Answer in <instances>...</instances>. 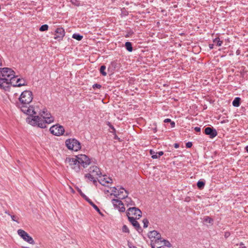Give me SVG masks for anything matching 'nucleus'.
Masks as SVG:
<instances>
[{"mask_svg": "<svg viewBox=\"0 0 248 248\" xmlns=\"http://www.w3.org/2000/svg\"><path fill=\"white\" fill-rule=\"evenodd\" d=\"M150 153L152 155V158L153 159L158 158L163 155V152L162 151L155 153L154 151L151 150H150Z\"/></svg>", "mask_w": 248, "mask_h": 248, "instance_id": "21", "label": "nucleus"}, {"mask_svg": "<svg viewBox=\"0 0 248 248\" xmlns=\"http://www.w3.org/2000/svg\"><path fill=\"white\" fill-rule=\"evenodd\" d=\"M65 35L64 30L62 28H59L56 29L54 34V39L59 41L62 40Z\"/></svg>", "mask_w": 248, "mask_h": 248, "instance_id": "13", "label": "nucleus"}, {"mask_svg": "<svg viewBox=\"0 0 248 248\" xmlns=\"http://www.w3.org/2000/svg\"><path fill=\"white\" fill-rule=\"evenodd\" d=\"M111 202L114 208L117 209L120 212H124L125 211L124 203L121 200L119 199H112Z\"/></svg>", "mask_w": 248, "mask_h": 248, "instance_id": "10", "label": "nucleus"}, {"mask_svg": "<svg viewBox=\"0 0 248 248\" xmlns=\"http://www.w3.org/2000/svg\"><path fill=\"white\" fill-rule=\"evenodd\" d=\"M125 46L126 48V49L129 51L131 52L133 50V47L132 46V44L129 42H126L125 44Z\"/></svg>", "mask_w": 248, "mask_h": 248, "instance_id": "26", "label": "nucleus"}, {"mask_svg": "<svg viewBox=\"0 0 248 248\" xmlns=\"http://www.w3.org/2000/svg\"><path fill=\"white\" fill-rule=\"evenodd\" d=\"M148 237L151 239V244L152 243L155 245L157 244L161 239V234L156 231H150L148 233Z\"/></svg>", "mask_w": 248, "mask_h": 248, "instance_id": "8", "label": "nucleus"}, {"mask_svg": "<svg viewBox=\"0 0 248 248\" xmlns=\"http://www.w3.org/2000/svg\"><path fill=\"white\" fill-rule=\"evenodd\" d=\"M35 109L37 110V113H38L40 117L33 115L28 116L26 118L28 124L34 126L45 128L46 127L47 124L54 122V118L46 108H44L39 111L37 108Z\"/></svg>", "mask_w": 248, "mask_h": 248, "instance_id": "1", "label": "nucleus"}, {"mask_svg": "<svg viewBox=\"0 0 248 248\" xmlns=\"http://www.w3.org/2000/svg\"><path fill=\"white\" fill-rule=\"evenodd\" d=\"M48 26L46 24L43 25L40 28V31H46L48 30Z\"/></svg>", "mask_w": 248, "mask_h": 248, "instance_id": "31", "label": "nucleus"}, {"mask_svg": "<svg viewBox=\"0 0 248 248\" xmlns=\"http://www.w3.org/2000/svg\"><path fill=\"white\" fill-rule=\"evenodd\" d=\"M141 211L135 207H129L126 211V216L128 219H129V217L139 219L141 217Z\"/></svg>", "mask_w": 248, "mask_h": 248, "instance_id": "5", "label": "nucleus"}, {"mask_svg": "<svg viewBox=\"0 0 248 248\" xmlns=\"http://www.w3.org/2000/svg\"><path fill=\"white\" fill-rule=\"evenodd\" d=\"M16 77L15 72L9 68L0 69V78L12 81Z\"/></svg>", "mask_w": 248, "mask_h": 248, "instance_id": "3", "label": "nucleus"}, {"mask_svg": "<svg viewBox=\"0 0 248 248\" xmlns=\"http://www.w3.org/2000/svg\"><path fill=\"white\" fill-rule=\"evenodd\" d=\"M125 191L127 190L124 189L123 187H120L118 190L117 194H114V195L116 197H119V198L122 199V196L125 194Z\"/></svg>", "mask_w": 248, "mask_h": 248, "instance_id": "22", "label": "nucleus"}, {"mask_svg": "<svg viewBox=\"0 0 248 248\" xmlns=\"http://www.w3.org/2000/svg\"><path fill=\"white\" fill-rule=\"evenodd\" d=\"M85 177L86 178L88 179L90 181H93L94 184H95L96 182V177L93 175L92 173H91L90 172L89 173H87L85 174Z\"/></svg>", "mask_w": 248, "mask_h": 248, "instance_id": "23", "label": "nucleus"}, {"mask_svg": "<svg viewBox=\"0 0 248 248\" xmlns=\"http://www.w3.org/2000/svg\"><path fill=\"white\" fill-rule=\"evenodd\" d=\"M105 69L106 66L104 65H102L100 68V72L104 76H106L107 75V73L105 71Z\"/></svg>", "mask_w": 248, "mask_h": 248, "instance_id": "28", "label": "nucleus"}, {"mask_svg": "<svg viewBox=\"0 0 248 248\" xmlns=\"http://www.w3.org/2000/svg\"><path fill=\"white\" fill-rule=\"evenodd\" d=\"M13 83V81L0 78V88L5 91L8 90L10 84H12Z\"/></svg>", "mask_w": 248, "mask_h": 248, "instance_id": "12", "label": "nucleus"}, {"mask_svg": "<svg viewBox=\"0 0 248 248\" xmlns=\"http://www.w3.org/2000/svg\"><path fill=\"white\" fill-rule=\"evenodd\" d=\"M72 37L78 41H80L82 39L83 36L78 34L74 33L73 34Z\"/></svg>", "mask_w": 248, "mask_h": 248, "instance_id": "27", "label": "nucleus"}, {"mask_svg": "<svg viewBox=\"0 0 248 248\" xmlns=\"http://www.w3.org/2000/svg\"><path fill=\"white\" fill-rule=\"evenodd\" d=\"M128 247H129V248H137L136 247L132 246L131 243H129L128 244Z\"/></svg>", "mask_w": 248, "mask_h": 248, "instance_id": "42", "label": "nucleus"}, {"mask_svg": "<svg viewBox=\"0 0 248 248\" xmlns=\"http://www.w3.org/2000/svg\"><path fill=\"white\" fill-rule=\"evenodd\" d=\"M6 214H7V215H8L9 216H11V215L7 211H5V212Z\"/></svg>", "mask_w": 248, "mask_h": 248, "instance_id": "50", "label": "nucleus"}, {"mask_svg": "<svg viewBox=\"0 0 248 248\" xmlns=\"http://www.w3.org/2000/svg\"><path fill=\"white\" fill-rule=\"evenodd\" d=\"M89 171L96 178L98 176L99 177L101 175L100 169L96 166H92L90 167Z\"/></svg>", "mask_w": 248, "mask_h": 248, "instance_id": "17", "label": "nucleus"}, {"mask_svg": "<svg viewBox=\"0 0 248 248\" xmlns=\"http://www.w3.org/2000/svg\"><path fill=\"white\" fill-rule=\"evenodd\" d=\"M143 223V227L147 228L148 226L149 221L147 219H144L142 221Z\"/></svg>", "mask_w": 248, "mask_h": 248, "instance_id": "36", "label": "nucleus"}, {"mask_svg": "<svg viewBox=\"0 0 248 248\" xmlns=\"http://www.w3.org/2000/svg\"><path fill=\"white\" fill-rule=\"evenodd\" d=\"M99 178L98 181L103 186H107L108 184L112 183V179L107 175H104L103 177L100 176Z\"/></svg>", "mask_w": 248, "mask_h": 248, "instance_id": "15", "label": "nucleus"}, {"mask_svg": "<svg viewBox=\"0 0 248 248\" xmlns=\"http://www.w3.org/2000/svg\"><path fill=\"white\" fill-rule=\"evenodd\" d=\"M240 247H239V248H246V247L242 243L240 244Z\"/></svg>", "mask_w": 248, "mask_h": 248, "instance_id": "44", "label": "nucleus"}, {"mask_svg": "<svg viewBox=\"0 0 248 248\" xmlns=\"http://www.w3.org/2000/svg\"><path fill=\"white\" fill-rule=\"evenodd\" d=\"M49 131L53 135L60 136L64 133V128L62 126L58 124L52 126L50 128Z\"/></svg>", "mask_w": 248, "mask_h": 248, "instance_id": "7", "label": "nucleus"}, {"mask_svg": "<svg viewBox=\"0 0 248 248\" xmlns=\"http://www.w3.org/2000/svg\"><path fill=\"white\" fill-rule=\"evenodd\" d=\"M76 158L83 168L87 167L90 163V158L85 155H78L76 156Z\"/></svg>", "mask_w": 248, "mask_h": 248, "instance_id": "9", "label": "nucleus"}, {"mask_svg": "<svg viewBox=\"0 0 248 248\" xmlns=\"http://www.w3.org/2000/svg\"><path fill=\"white\" fill-rule=\"evenodd\" d=\"M194 129L197 132H200L201 131V128L199 127H195Z\"/></svg>", "mask_w": 248, "mask_h": 248, "instance_id": "40", "label": "nucleus"}, {"mask_svg": "<svg viewBox=\"0 0 248 248\" xmlns=\"http://www.w3.org/2000/svg\"><path fill=\"white\" fill-rule=\"evenodd\" d=\"M10 216H11V218H12V220H13V221H16V222H18V221L16 219V216H12V215H11Z\"/></svg>", "mask_w": 248, "mask_h": 248, "instance_id": "38", "label": "nucleus"}, {"mask_svg": "<svg viewBox=\"0 0 248 248\" xmlns=\"http://www.w3.org/2000/svg\"><path fill=\"white\" fill-rule=\"evenodd\" d=\"M209 47L210 49H212L213 48V45H210Z\"/></svg>", "mask_w": 248, "mask_h": 248, "instance_id": "48", "label": "nucleus"}, {"mask_svg": "<svg viewBox=\"0 0 248 248\" xmlns=\"http://www.w3.org/2000/svg\"><path fill=\"white\" fill-rule=\"evenodd\" d=\"M65 162L68 164L69 167L76 172H79L80 170V164L76 158H66Z\"/></svg>", "mask_w": 248, "mask_h": 248, "instance_id": "6", "label": "nucleus"}, {"mask_svg": "<svg viewBox=\"0 0 248 248\" xmlns=\"http://www.w3.org/2000/svg\"><path fill=\"white\" fill-rule=\"evenodd\" d=\"M12 81H13L12 84L14 87H20L27 85V82L24 78L14 79V78Z\"/></svg>", "mask_w": 248, "mask_h": 248, "instance_id": "16", "label": "nucleus"}, {"mask_svg": "<svg viewBox=\"0 0 248 248\" xmlns=\"http://www.w3.org/2000/svg\"><path fill=\"white\" fill-rule=\"evenodd\" d=\"M151 247L152 248H165V247H163V245H158V244L155 245V243H152L151 244Z\"/></svg>", "mask_w": 248, "mask_h": 248, "instance_id": "33", "label": "nucleus"}, {"mask_svg": "<svg viewBox=\"0 0 248 248\" xmlns=\"http://www.w3.org/2000/svg\"><path fill=\"white\" fill-rule=\"evenodd\" d=\"M17 233L25 241L30 244H34V242L32 238L24 230L19 229L17 231Z\"/></svg>", "mask_w": 248, "mask_h": 248, "instance_id": "11", "label": "nucleus"}, {"mask_svg": "<svg viewBox=\"0 0 248 248\" xmlns=\"http://www.w3.org/2000/svg\"><path fill=\"white\" fill-rule=\"evenodd\" d=\"M119 190V187L117 186V187H113L112 188V192H113L112 193H111V194H117V192H118V190Z\"/></svg>", "mask_w": 248, "mask_h": 248, "instance_id": "35", "label": "nucleus"}, {"mask_svg": "<svg viewBox=\"0 0 248 248\" xmlns=\"http://www.w3.org/2000/svg\"><path fill=\"white\" fill-rule=\"evenodd\" d=\"M240 98L239 97H236L232 101V105L235 107H238L240 106Z\"/></svg>", "mask_w": 248, "mask_h": 248, "instance_id": "25", "label": "nucleus"}, {"mask_svg": "<svg viewBox=\"0 0 248 248\" xmlns=\"http://www.w3.org/2000/svg\"><path fill=\"white\" fill-rule=\"evenodd\" d=\"M80 195L94 208V209L99 214H101L100 210L98 208V207L94 204L92 201L88 198L85 194L82 193L80 190H79Z\"/></svg>", "mask_w": 248, "mask_h": 248, "instance_id": "19", "label": "nucleus"}, {"mask_svg": "<svg viewBox=\"0 0 248 248\" xmlns=\"http://www.w3.org/2000/svg\"><path fill=\"white\" fill-rule=\"evenodd\" d=\"M157 244L158 245L160 246L163 245V247H164L165 246H166L167 247H170L171 246V244L169 241L164 239H162V238L160 240V242H159V243Z\"/></svg>", "mask_w": 248, "mask_h": 248, "instance_id": "24", "label": "nucleus"}, {"mask_svg": "<svg viewBox=\"0 0 248 248\" xmlns=\"http://www.w3.org/2000/svg\"><path fill=\"white\" fill-rule=\"evenodd\" d=\"M137 218H133L132 217H129L128 220L129 222L132 224V225L137 230L140 229V225L138 222L136 220Z\"/></svg>", "mask_w": 248, "mask_h": 248, "instance_id": "20", "label": "nucleus"}, {"mask_svg": "<svg viewBox=\"0 0 248 248\" xmlns=\"http://www.w3.org/2000/svg\"><path fill=\"white\" fill-rule=\"evenodd\" d=\"M246 151L248 153V145L245 148Z\"/></svg>", "mask_w": 248, "mask_h": 248, "instance_id": "47", "label": "nucleus"}, {"mask_svg": "<svg viewBox=\"0 0 248 248\" xmlns=\"http://www.w3.org/2000/svg\"><path fill=\"white\" fill-rule=\"evenodd\" d=\"M170 124H171V127H174L175 125V123L174 122H172V121L170 122Z\"/></svg>", "mask_w": 248, "mask_h": 248, "instance_id": "43", "label": "nucleus"}, {"mask_svg": "<svg viewBox=\"0 0 248 248\" xmlns=\"http://www.w3.org/2000/svg\"><path fill=\"white\" fill-rule=\"evenodd\" d=\"M192 146V143L191 142H188L186 143V147L187 148H190Z\"/></svg>", "mask_w": 248, "mask_h": 248, "instance_id": "37", "label": "nucleus"}, {"mask_svg": "<svg viewBox=\"0 0 248 248\" xmlns=\"http://www.w3.org/2000/svg\"><path fill=\"white\" fill-rule=\"evenodd\" d=\"M205 185V183L202 181H199L197 183V186L199 189H202Z\"/></svg>", "mask_w": 248, "mask_h": 248, "instance_id": "29", "label": "nucleus"}, {"mask_svg": "<svg viewBox=\"0 0 248 248\" xmlns=\"http://www.w3.org/2000/svg\"><path fill=\"white\" fill-rule=\"evenodd\" d=\"M214 43H216L217 45L218 46H220L222 45V42L220 41L219 39L218 38H215L213 41Z\"/></svg>", "mask_w": 248, "mask_h": 248, "instance_id": "30", "label": "nucleus"}, {"mask_svg": "<svg viewBox=\"0 0 248 248\" xmlns=\"http://www.w3.org/2000/svg\"><path fill=\"white\" fill-rule=\"evenodd\" d=\"M32 99V92L26 90L20 94L19 97V102L17 103L18 107L21 110L28 116L37 114V110L35 109V108L29 105Z\"/></svg>", "mask_w": 248, "mask_h": 248, "instance_id": "2", "label": "nucleus"}, {"mask_svg": "<svg viewBox=\"0 0 248 248\" xmlns=\"http://www.w3.org/2000/svg\"><path fill=\"white\" fill-rule=\"evenodd\" d=\"M128 192L127 191H125V194L122 196V199H125L124 201L125 205L128 207L131 206H135V204L131 198L128 197Z\"/></svg>", "mask_w": 248, "mask_h": 248, "instance_id": "14", "label": "nucleus"}, {"mask_svg": "<svg viewBox=\"0 0 248 248\" xmlns=\"http://www.w3.org/2000/svg\"><path fill=\"white\" fill-rule=\"evenodd\" d=\"M174 147H175V148H178V147H179V145H178V144H177V143H175V144H174Z\"/></svg>", "mask_w": 248, "mask_h": 248, "instance_id": "46", "label": "nucleus"}, {"mask_svg": "<svg viewBox=\"0 0 248 248\" xmlns=\"http://www.w3.org/2000/svg\"><path fill=\"white\" fill-rule=\"evenodd\" d=\"M2 65V60L0 58V66Z\"/></svg>", "mask_w": 248, "mask_h": 248, "instance_id": "49", "label": "nucleus"}, {"mask_svg": "<svg viewBox=\"0 0 248 248\" xmlns=\"http://www.w3.org/2000/svg\"><path fill=\"white\" fill-rule=\"evenodd\" d=\"M101 87V85L99 84H95L93 85V88H100Z\"/></svg>", "mask_w": 248, "mask_h": 248, "instance_id": "39", "label": "nucleus"}, {"mask_svg": "<svg viewBox=\"0 0 248 248\" xmlns=\"http://www.w3.org/2000/svg\"><path fill=\"white\" fill-rule=\"evenodd\" d=\"M171 121V120L170 119H166L164 120V122L166 123H169V122L170 123Z\"/></svg>", "mask_w": 248, "mask_h": 248, "instance_id": "41", "label": "nucleus"}, {"mask_svg": "<svg viewBox=\"0 0 248 248\" xmlns=\"http://www.w3.org/2000/svg\"><path fill=\"white\" fill-rule=\"evenodd\" d=\"M204 221L205 222H208L209 223H212V222H213V219L211 217H209L208 216H206V217H205L204 218Z\"/></svg>", "mask_w": 248, "mask_h": 248, "instance_id": "32", "label": "nucleus"}, {"mask_svg": "<svg viewBox=\"0 0 248 248\" xmlns=\"http://www.w3.org/2000/svg\"><path fill=\"white\" fill-rule=\"evenodd\" d=\"M122 231L124 232H126V233L129 232V230L128 227L125 225L123 226Z\"/></svg>", "mask_w": 248, "mask_h": 248, "instance_id": "34", "label": "nucleus"}, {"mask_svg": "<svg viewBox=\"0 0 248 248\" xmlns=\"http://www.w3.org/2000/svg\"><path fill=\"white\" fill-rule=\"evenodd\" d=\"M65 145L68 149L78 151L81 148L80 142L75 139H70L66 140Z\"/></svg>", "mask_w": 248, "mask_h": 248, "instance_id": "4", "label": "nucleus"}, {"mask_svg": "<svg viewBox=\"0 0 248 248\" xmlns=\"http://www.w3.org/2000/svg\"><path fill=\"white\" fill-rule=\"evenodd\" d=\"M229 235H230V233L229 232H225V237H229Z\"/></svg>", "mask_w": 248, "mask_h": 248, "instance_id": "45", "label": "nucleus"}, {"mask_svg": "<svg viewBox=\"0 0 248 248\" xmlns=\"http://www.w3.org/2000/svg\"><path fill=\"white\" fill-rule=\"evenodd\" d=\"M204 132L205 134L209 135L210 137L211 138H213L217 135V131L215 129L210 127H207L205 128Z\"/></svg>", "mask_w": 248, "mask_h": 248, "instance_id": "18", "label": "nucleus"}]
</instances>
